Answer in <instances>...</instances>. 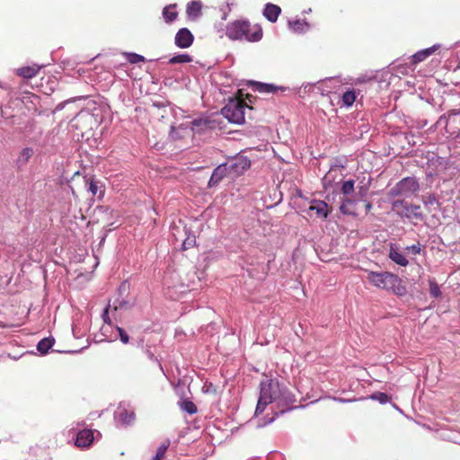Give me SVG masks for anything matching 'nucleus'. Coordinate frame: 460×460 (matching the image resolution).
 Here are the masks:
<instances>
[{
  "label": "nucleus",
  "instance_id": "nucleus-23",
  "mask_svg": "<svg viewBox=\"0 0 460 460\" xmlns=\"http://www.w3.org/2000/svg\"><path fill=\"white\" fill-rule=\"evenodd\" d=\"M289 27L297 33L305 32L309 29V23L305 20H296L288 22Z\"/></svg>",
  "mask_w": 460,
  "mask_h": 460
},
{
  "label": "nucleus",
  "instance_id": "nucleus-29",
  "mask_svg": "<svg viewBox=\"0 0 460 460\" xmlns=\"http://www.w3.org/2000/svg\"><path fill=\"white\" fill-rule=\"evenodd\" d=\"M429 282L430 296L435 298L439 297L441 296V291H440V288L438 285V283L433 279H430Z\"/></svg>",
  "mask_w": 460,
  "mask_h": 460
},
{
  "label": "nucleus",
  "instance_id": "nucleus-36",
  "mask_svg": "<svg viewBox=\"0 0 460 460\" xmlns=\"http://www.w3.org/2000/svg\"><path fill=\"white\" fill-rule=\"evenodd\" d=\"M128 306H129L128 302L124 299H121V300L118 299L113 302V309L115 311L118 309L128 308Z\"/></svg>",
  "mask_w": 460,
  "mask_h": 460
},
{
  "label": "nucleus",
  "instance_id": "nucleus-12",
  "mask_svg": "<svg viewBox=\"0 0 460 460\" xmlns=\"http://www.w3.org/2000/svg\"><path fill=\"white\" fill-rule=\"evenodd\" d=\"M228 175L227 166L225 164H219L214 169L208 181V187L217 185L226 176Z\"/></svg>",
  "mask_w": 460,
  "mask_h": 460
},
{
  "label": "nucleus",
  "instance_id": "nucleus-43",
  "mask_svg": "<svg viewBox=\"0 0 460 460\" xmlns=\"http://www.w3.org/2000/svg\"><path fill=\"white\" fill-rule=\"evenodd\" d=\"M367 189H368L367 185H364V186L359 187L358 188V194H359V196L362 197V198L365 197L367 192Z\"/></svg>",
  "mask_w": 460,
  "mask_h": 460
},
{
  "label": "nucleus",
  "instance_id": "nucleus-44",
  "mask_svg": "<svg viewBox=\"0 0 460 460\" xmlns=\"http://www.w3.org/2000/svg\"><path fill=\"white\" fill-rule=\"evenodd\" d=\"M460 114V111L458 110H451L449 112H448V116H453V115H458Z\"/></svg>",
  "mask_w": 460,
  "mask_h": 460
},
{
  "label": "nucleus",
  "instance_id": "nucleus-15",
  "mask_svg": "<svg viewBox=\"0 0 460 460\" xmlns=\"http://www.w3.org/2000/svg\"><path fill=\"white\" fill-rule=\"evenodd\" d=\"M440 48L439 44H435L432 47L421 49L418 52H416L414 55L411 56V60L413 64H418L420 62H422L427 58L431 56L436 50H438Z\"/></svg>",
  "mask_w": 460,
  "mask_h": 460
},
{
  "label": "nucleus",
  "instance_id": "nucleus-48",
  "mask_svg": "<svg viewBox=\"0 0 460 460\" xmlns=\"http://www.w3.org/2000/svg\"><path fill=\"white\" fill-rule=\"evenodd\" d=\"M310 12H311V8H309L308 10H305L304 13H310Z\"/></svg>",
  "mask_w": 460,
  "mask_h": 460
},
{
  "label": "nucleus",
  "instance_id": "nucleus-27",
  "mask_svg": "<svg viewBox=\"0 0 460 460\" xmlns=\"http://www.w3.org/2000/svg\"><path fill=\"white\" fill-rule=\"evenodd\" d=\"M343 168V166L334 165L332 166L329 172L324 175L323 178V182L325 187L331 186L332 183V181L334 180L333 172H336L338 169Z\"/></svg>",
  "mask_w": 460,
  "mask_h": 460
},
{
  "label": "nucleus",
  "instance_id": "nucleus-35",
  "mask_svg": "<svg viewBox=\"0 0 460 460\" xmlns=\"http://www.w3.org/2000/svg\"><path fill=\"white\" fill-rule=\"evenodd\" d=\"M371 398L378 401L380 403H386L389 400V397L385 393H376L371 395Z\"/></svg>",
  "mask_w": 460,
  "mask_h": 460
},
{
  "label": "nucleus",
  "instance_id": "nucleus-2",
  "mask_svg": "<svg viewBox=\"0 0 460 460\" xmlns=\"http://www.w3.org/2000/svg\"><path fill=\"white\" fill-rule=\"evenodd\" d=\"M226 35L232 40L257 42L262 38L261 27L253 26L246 21H235L226 27Z\"/></svg>",
  "mask_w": 460,
  "mask_h": 460
},
{
  "label": "nucleus",
  "instance_id": "nucleus-8",
  "mask_svg": "<svg viewBox=\"0 0 460 460\" xmlns=\"http://www.w3.org/2000/svg\"><path fill=\"white\" fill-rule=\"evenodd\" d=\"M225 165L227 166L229 176L237 177L251 167V161L247 156L237 155L225 163Z\"/></svg>",
  "mask_w": 460,
  "mask_h": 460
},
{
  "label": "nucleus",
  "instance_id": "nucleus-39",
  "mask_svg": "<svg viewBox=\"0 0 460 460\" xmlns=\"http://www.w3.org/2000/svg\"><path fill=\"white\" fill-rule=\"evenodd\" d=\"M208 123V122L206 119H193L191 121L192 129L194 130L195 128H202L203 126L207 127Z\"/></svg>",
  "mask_w": 460,
  "mask_h": 460
},
{
  "label": "nucleus",
  "instance_id": "nucleus-13",
  "mask_svg": "<svg viewBox=\"0 0 460 460\" xmlns=\"http://www.w3.org/2000/svg\"><path fill=\"white\" fill-rule=\"evenodd\" d=\"M389 258L396 264L405 267L409 264V261L395 244L391 243L389 249Z\"/></svg>",
  "mask_w": 460,
  "mask_h": 460
},
{
  "label": "nucleus",
  "instance_id": "nucleus-45",
  "mask_svg": "<svg viewBox=\"0 0 460 460\" xmlns=\"http://www.w3.org/2000/svg\"><path fill=\"white\" fill-rule=\"evenodd\" d=\"M372 208V204L370 202H367L366 204V210L367 211H369L370 209Z\"/></svg>",
  "mask_w": 460,
  "mask_h": 460
},
{
  "label": "nucleus",
  "instance_id": "nucleus-34",
  "mask_svg": "<svg viewBox=\"0 0 460 460\" xmlns=\"http://www.w3.org/2000/svg\"><path fill=\"white\" fill-rule=\"evenodd\" d=\"M196 243L195 235L194 234H189L186 239L182 243V249L188 250L190 247L194 246Z\"/></svg>",
  "mask_w": 460,
  "mask_h": 460
},
{
  "label": "nucleus",
  "instance_id": "nucleus-20",
  "mask_svg": "<svg viewBox=\"0 0 460 460\" xmlns=\"http://www.w3.org/2000/svg\"><path fill=\"white\" fill-rule=\"evenodd\" d=\"M33 154L34 150L32 147L22 148L16 159L17 166L21 168L27 164Z\"/></svg>",
  "mask_w": 460,
  "mask_h": 460
},
{
  "label": "nucleus",
  "instance_id": "nucleus-32",
  "mask_svg": "<svg viewBox=\"0 0 460 460\" xmlns=\"http://www.w3.org/2000/svg\"><path fill=\"white\" fill-rule=\"evenodd\" d=\"M127 58V60L131 64H137L139 62H143L145 58L137 53H124Z\"/></svg>",
  "mask_w": 460,
  "mask_h": 460
},
{
  "label": "nucleus",
  "instance_id": "nucleus-33",
  "mask_svg": "<svg viewBox=\"0 0 460 460\" xmlns=\"http://www.w3.org/2000/svg\"><path fill=\"white\" fill-rule=\"evenodd\" d=\"M353 203H354L353 200H351L350 199L347 198L346 199H344V201L341 205L340 211L343 215H355V213L352 210H350L349 208V207H348L349 204H353Z\"/></svg>",
  "mask_w": 460,
  "mask_h": 460
},
{
  "label": "nucleus",
  "instance_id": "nucleus-10",
  "mask_svg": "<svg viewBox=\"0 0 460 460\" xmlns=\"http://www.w3.org/2000/svg\"><path fill=\"white\" fill-rule=\"evenodd\" d=\"M93 439L94 435L93 430L83 429L77 433L75 444L77 447L85 448L91 446Z\"/></svg>",
  "mask_w": 460,
  "mask_h": 460
},
{
  "label": "nucleus",
  "instance_id": "nucleus-46",
  "mask_svg": "<svg viewBox=\"0 0 460 460\" xmlns=\"http://www.w3.org/2000/svg\"><path fill=\"white\" fill-rule=\"evenodd\" d=\"M147 355H148V358H149L150 359H156V358H155V355H154L152 352L147 351Z\"/></svg>",
  "mask_w": 460,
  "mask_h": 460
},
{
  "label": "nucleus",
  "instance_id": "nucleus-25",
  "mask_svg": "<svg viewBox=\"0 0 460 460\" xmlns=\"http://www.w3.org/2000/svg\"><path fill=\"white\" fill-rule=\"evenodd\" d=\"M356 98V92L354 90H348L341 96L342 104L346 107H350L355 102Z\"/></svg>",
  "mask_w": 460,
  "mask_h": 460
},
{
  "label": "nucleus",
  "instance_id": "nucleus-28",
  "mask_svg": "<svg viewBox=\"0 0 460 460\" xmlns=\"http://www.w3.org/2000/svg\"><path fill=\"white\" fill-rule=\"evenodd\" d=\"M355 181L353 180H348V181H343L342 185H341V192L348 196L351 193H353L354 190H355Z\"/></svg>",
  "mask_w": 460,
  "mask_h": 460
},
{
  "label": "nucleus",
  "instance_id": "nucleus-38",
  "mask_svg": "<svg viewBox=\"0 0 460 460\" xmlns=\"http://www.w3.org/2000/svg\"><path fill=\"white\" fill-rule=\"evenodd\" d=\"M406 251L411 252L414 255L420 254L421 252V246L420 243L406 247Z\"/></svg>",
  "mask_w": 460,
  "mask_h": 460
},
{
  "label": "nucleus",
  "instance_id": "nucleus-47",
  "mask_svg": "<svg viewBox=\"0 0 460 460\" xmlns=\"http://www.w3.org/2000/svg\"><path fill=\"white\" fill-rule=\"evenodd\" d=\"M334 400H338L339 402H348V401H347V400H345V399H336V398H334Z\"/></svg>",
  "mask_w": 460,
  "mask_h": 460
},
{
  "label": "nucleus",
  "instance_id": "nucleus-22",
  "mask_svg": "<svg viewBox=\"0 0 460 460\" xmlns=\"http://www.w3.org/2000/svg\"><path fill=\"white\" fill-rule=\"evenodd\" d=\"M54 343L55 340L52 337L41 339L37 344V349L40 354L45 355L52 348Z\"/></svg>",
  "mask_w": 460,
  "mask_h": 460
},
{
  "label": "nucleus",
  "instance_id": "nucleus-30",
  "mask_svg": "<svg viewBox=\"0 0 460 460\" xmlns=\"http://www.w3.org/2000/svg\"><path fill=\"white\" fill-rule=\"evenodd\" d=\"M181 408L189 414H194L197 412V407L191 401H183Z\"/></svg>",
  "mask_w": 460,
  "mask_h": 460
},
{
  "label": "nucleus",
  "instance_id": "nucleus-31",
  "mask_svg": "<svg viewBox=\"0 0 460 460\" xmlns=\"http://www.w3.org/2000/svg\"><path fill=\"white\" fill-rule=\"evenodd\" d=\"M169 444L170 442L167 441L166 443H163L162 445H160L156 450L155 456L153 457V460H161L164 456L165 452L169 447Z\"/></svg>",
  "mask_w": 460,
  "mask_h": 460
},
{
  "label": "nucleus",
  "instance_id": "nucleus-17",
  "mask_svg": "<svg viewBox=\"0 0 460 460\" xmlns=\"http://www.w3.org/2000/svg\"><path fill=\"white\" fill-rule=\"evenodd\" d=\"M280 13L281 9L279 6L270 3L265 4L263 15L268 21L275 22L278 20Z\"/></svg>",
  "mask_w": 460,
  "mask_h": 460
},
{
  "label": "nucleus",
  "instance_id": "nucleus-37",
  "mask_svg": "<svg viewBox=\"0 0 460 460\" xmlns=\"http://www.w3.org/2000/svg\"><path fill=\"white\" fill-rule=\"evenodd\" d=\"M117 331L119 332V340L122 343L127 344L129 341V336L121 327L117 326Z\"/></svg>",
  "mask_w": 460,
  "mask_h": 460
},
{
  "label": "nucleus",
  "instance_id": "nucleus-40",
  "mask_svg": "<svg viewBox=\"0 0 460 460\" xmlns=\"http://www.w3.org/2000/svg\"><path fill=\"white\" fill-rule=\"evenodd\" d=\"M111 307V305L109 304L103 310V313L102 314V320L105 323L111 325V318L109 316V309Z\"/></svg>",
  "mask_w": 460,
  "mask_h": 460
},
{
  "label": "nucleus",
  "instance_id": "nucleus-24",
  "mask_svg": "<svg viewBox=\"0 0 460 460\" xmlns=\"http://www.w3.org/2000/svg\"><path fill=\"white\" fill-rule=\"evenodd\" d=\"M192 61V57L190 56L189 54L187 53H181V54H178V55H175L173 57H172L170 59H169V64H185V63H190Z\"/></svg>",
  "mask_w": 460,
  "mask_h": 460
},
{
  "label": "nucleus",
  "instance_id": "nucleus-5",
  "mask_svg": "<svg viewBox=\"0 0 460 460\" xmlns=\"http://www.w3.org/2000/svg\"><path fill=\"white\" fill-rule=\"evenodd\" d=\"M250 107L240 100H230L222 109L223 116L234 124H243L245 121V110Z\"/></svg>",
  "mask_w": 460,
  "mask_h": 460
},
{
  "label": "nucleus",
  "instance_id": "nucleus-3",
  "mask_svg": "<svg viewBox=\"0 0 460 460\" xmlns=\"http://www.w3.org/2000/svg\"><path fill=\"white\" fill-rule=\"evenodd\" d=\"M368 282L374 287L385 290H392L397 295H402L404 288L401 286V279L394 273L388 271H368Z\"/></svg>",
  "mask_w": 460,
  "mask_h": 460
},
{
  "label": "nucleus",
  "instance_id": "nucleus-16",
  "mask_svg": "<svg viewBox=\"0 0 460 460\" xmlns=\"http://www.w3.org/2000/svg\"><path fill=\"white\" fill-rule=\"evenodd\" d=\"M309 210L314 211L320 218H326L329 216L328 205L323 200H313Z\"/></svg>",
  "mask_w": 460,
  "mask_h": 460
},
{
  "label": "nucleus",
  "instance_id": "nucleus-1",
  "mask_svg": "<svg viewBox=\"0 0 460 460\" xmlns=\"http://www.w3.org/2000/svg\"><path fill=\"white\" fill-rule=\"evenodd\" d=\"M295 402V395L278 378L266 377L262 379L260 383V394L255 415L261 414L270 403H276L279 411L275 413L274 417L269 418L266 422L259 424V426L270 424L279 415L298 408V406L293 405Z\"/></svg>",
  "mask_w": 460,
  "mask_h": 460
},
{
  "label": "nucleus",
  "instance_id": "nucleus-11",
  "mask_svg": "<svg viewBox=\"0 0 460 460\" xmlns=\"http://www.w3.org/2000/svg\"><path fill=\"white\" fill-rule=\"evenodd\" d=\"M114 418L118 422L122 425H130L135 420V413L131 411H128L123 407H118L114 413Z\"/></svg>",
  "mask_w": 460,
  "mask_h": 460
},
{
  "label": "nucleus",
  "instance_id": "nucleus-26",
  "mask_svg": "<svg viewBox=\"0 0 460 460\" xmlns=\"http://www.w3.org/2000/svg\"><path fill=\"white\" fill-rule=\"evenodd\" d=\"M422 202L429 210H431L432 207H439L440 205L435 194H429L428 196L423 197Z\"/></svg>",
  "mask_w": 460,
  "mask_h": 460
},
{
  "label": "nucleus",
  "instance_id": "nucleus-14",
  "mask_svg": "<svg viewBox=\"0 0 460 460\" xmlns=\"http://www.w3.org/2000/svg\"><path fill=\"white\" fill-rule=\"evenodd\" d=\"M253 90L261 93H275L278 90H281L282 92L289 90L288 87L277 86L273 84H266L260 82H253Z\"/></svg>",
  "mask_w": 460,
  "mask_h": 460
},
{
  "label": "nucleus",
  "instance_id": "nucleus-42",
  "mask_svg": "<svg viewBox=\"0 0 460 460\" xmlns=\"http://www.w3.org/2000/svg\"><path fill=\"white\" fill-rule=\"evenodd\" d=\"M88 190L95 196L98 192V185L94 181H91L89 183Z\"/></svg>",
  "mask_w": 460,
  "mask_h": 460
},
{
  "label": "nucleus",
  "instance_id": "nucleus-41",
  "mask_svg": "<svg viewBox=\"0 0 460 460\" xmlns=\"http://www.w3.org/2000/svg\"><path fill=\"white\" fill-rule=\"evenodd\" d=\"M448 114L441 115L437 121V126H444L446 128L448 124Z\"/></svg>",
  "mask_w": 460,
  "mask_h": 460
},
{
  "label": "nucleus",
  "instance_id": "nucleus-4",
  "mask_svg": "<svg viewBox=\"0 0 460 460\" xmlns=\"http://www.w3.org/2000/svg\"><path fill=\"white\" fill-rule=\"evenodd\" d=\"M420 190V182L414 176H408L399 181L388 191L390 198L402 196L404 198H411L416 196Z\"/></svg>",
  "mask_w": 460,
  "mask_h": 460
},
{
  "label": "nucleus",
  "instance_id": "nucleus-9",
  "mask_svg": "<svg viewBox=\"0 0 460 460\" xmlns=\"http://www.w3.org/2000/svg\"><path fill=\"white\" fill-rule=\"evenodd\" d=\"M194 36L187 28L180 29L174 38L175 45L180 49H187L193 43Z\"/></svg>",
  "mask_w": 460,
  "mask_h": 460
},
{
  "label": "nucleus",
  "instance_id": "nucleus-21",
  "mask_svg": "<svg viewBox=\"0 0 460 460\" xmlns=\"http://www.w3.org/2000/svg\"><path fill=\"white\" fill-rule=\"evenodd\" d=\"M176 4H169L163 10V18L166 23L174 22L178 17V12L176 11Z\"/></svg>",
  "mask_w": 460,
  "mask_h": 460
},
{
  "label": "nucleus",
  "instance_id": "nucleus-7",
  "mask_svg": "<svg viewBox=\"0 0 460 460\" xmlns=\"http://www.w3.org/2000/svg\"><path fill=\"white\" fill-rule=\"evenodd\" d=\"M393 207H402V211L398 212V215L401 217H404L410 220L416 219L419 221H423L425 219V216L422 214L420 206L419 205L408 203L402 199H399L393 202Z\"/></svg>",
  "mask_w": 460,
  "mask_h": 460
},
{
  "label": "nucleus",
  "instance_id": "nucleus-6",
  "mask_svg": "<svg viewBox=\"0 0 460 460\" xmlns=\"http://www.w3.org/2000/svg\"><path fill=\"white\" fill-rule=\"evenodd\" d=\"M332 83H340V81L337 77H331L317 83H306L302 84L296 90V93L301 98H305L306 95H309L314 92L320 93L321 95H327L332 92L331 86L329 85Z\"/></svg>",
  "mask_w": 460,
  "mask_h": 460
},
{
  "label": "nucleus",
  "instance_id": "nucleus-18",
  "mask_svg": "<svg viewBox=\"0 0 460 460\" xmlns=\"http://www.w3.org/2000/svg\"><path fill=\"white\" fill-rule=\"evenodd\" d=\"M40 68L41 66L37 65L23 66L18 68L16 74L25 79H31L38 75Z\"/></svg>",
  "mask_w": 460,
  "mask_h": 460
},
{
  "label": "nucleus",
  "instance_id": "nucleus-19",
  "mask_svg": "<svg viewBox=\"0 0 460 460\" xmlns=\"http://www.w3.org/2000/svg\"><path fill=\"white\" fill-rule=\"evenodd\" d=\"M202 3L199 0H192L187 4L186 13L190 18H198L201 15Z\"/></svg>",
  "mask_w": 460,
  "mask_h": 460
}]
</instances>
